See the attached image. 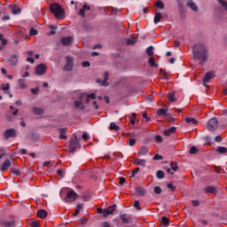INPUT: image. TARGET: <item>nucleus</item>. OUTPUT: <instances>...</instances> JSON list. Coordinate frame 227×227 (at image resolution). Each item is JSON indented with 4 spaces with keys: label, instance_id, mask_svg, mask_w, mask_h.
Masks as SVG:
<instances>
[{
    "label": "nucleus",
    "instance_id": "nucleus-1",
    "mask_svg": "<svg viewBox=\"0 0 227 227\" xmlns=\"http://www.w3.org/2000/svg\"><path fill=\"white\" fill-rule=\"evenodd\" d=\"M193 59L199 61V65L203 67L205 63L208 61V48L203 43H199L195 44L192 48Z\"/></svg>",
    "mask_w": 227,
    "mask_h": 227
},
{
    "label": "nucleus",
    "instance_id": "nucleus-2",
    "mask_svg": "<svg viewBox=\"0 0 227 227\" xmlns=\"http://www.w3.org/2000/svg\"><path fill=\"white\" fill-rule=\"evenodd\" d=\"M50 12L54 14V17L61 20L65 19V9L59 4H51L50 5Z\"/></svg>",
    "mask_w": 227,
    "mask_h": 227
},
{
    "label": "nucleus",
    "instance_id": "nucleus-3",
    "mask_svg": "<svg viewBox=\"0 0 227 227\" xmlns=\"http://www.w3.org/2000/svg\"><path fill=\"white\" fill-rule=\"evenodd\" d=\"M217 127H219V121H217V118H211L207 121V130H209V132H214L217 129Z\"/></svg>",
    "mask_w": 227,
    "mask_h": 227
},
{
    "label": "nucleus",
    "instance_id": "nucleus-4",
    "mask_svg": "<svg viewBox=\"0 0 227 227\" xmlns=\"http://www.w3.org/2000/svg\"><path fill=\"white\" fill-rule=\"evenodd\" d=\"M64 72H72L74 70V59L71 56L66 57V64L63 67Z\"/></svg>",
    "mask_w": 227,
    "mask_h": 227
},
{
    "label": "nucleus",
    "instance_id": "nucleus-5",
    "mask_svg": "<svg viewBox=\"0 0 227 227\" xmlns=\"http://www.w3.org/2000/svg\"><path fill=\"white\" fill-rule=\"evenodd\" d=\"M77 198H79V195L75 193V191L70 190L65 198V201H67V203H72V201H74Z\"/></svg>",
    "mask_w": 227,
    "mask_h": 227
},
{
    "label": "nucleus",
    "instance_id": "nucleus-6",
    "mask_svg": "<svg viewBox=\"0 0 227 227\" xmlns=\"http://www.w3.org/2000/svg\"><path fill=\"white\" fill-rule=\"evenodd\" d=\"M70 153H74L75 150H78L81 148V144L79 143V140L77 139H71L69 144Z\"/></svg>",
    "mask_w": 227,
    "mask_h": 227
},
{
    "label": "nucleus",
    "instance_id": "nucleus-7",
    "mask_svg": "<svg viewBox=\"0 0 227 227\" xmlns=\"http://www.w3.org/2000/svg\"><path fill=\"white\" fill-rule=\"evenodd\" d=\"M47 72V66L44 64H39L35 69V75H43Z\"/></svg>",
    "mask_w": 227,
    "mask_h": 227
},
{
    "label": "nucleus",
    "instance_id": "nucleus-8",
    "mask_svg": "<svg viewBox=\"0 0 227 227\" xmlns=\"http://www.w3.org/2000/svg\"><path fill=\"white\" fill-rule=\"evenodd\" d=\"M116 204H113L112 206H109L108 208L104 209L103 217L113 215V214L116 212Z\"/></svg>",
    "mask_w": 227,
    "mask_h": 227
},
{
    "label": "nucleus",
    "instance_id": "nucleus-9",
    "mask_svg": "<svg viewBox=\"0 0 227 227\" xmlns=\"http://www.w3.org/2000/svg\"><path fill=\"white\" fill-rule=\"evenodd\" d=\"M4 137L10 139V137H17V130L15 129H9L4 132Z\"/></svg>",
    "mask_w": 227,
    "mask_h": 227
},
{
    "label": "nucleus",
    "instance_id": "nucleus-10",
    "mask_svg": "<svg viewBox=\"0 0 227 227\" xmlns=\"http://www.w3.org/2000/svg\"><path fill=\"white\" fill-rule=\"evenodd\" d=\"M17 226L15 220H2L0 221V227H15Z\"/></svg>",
    "mask_w": 227,
    "mask_h": 227
},
{
    "label": "nucleus",
    "instance_id": "nucleus-11",
    "mask_svg": "<svg viewBox=\"0 0 227 227\" xmlns=\"http://www.w3.org/2000/svg\"><path fill=\"white\" fill-rule=\"evenodd\" d=\"M8 63L10 67H16V65L19 64V55L17 54H12L9 59H8Z\"/></svg>",
    "mask_w": 227,
    "mask_h": 227
},
{
    "label": "nucleus",
    "instance_id": "nucleus-12",
    "mask_svg": "<svg viewBox=\"0 0 227 227\" xmlns=\"http://www.w3.org/2000/svg\"><path fill=\"white\" fill-rule=\"evenodd\" d=\"M120 219L121 221H122L123 224H130V221L132 220V217L127 214L121 213Z\"/></svg>",
    "mask_w": 227,
    "mask_h": 227
},
{
    "label": "nucleus",
    "instance_id": "nucleus-13",
    "mask_svg": "<svg viewBox=\"0 0 227 227\" xmlns=\"http://www.w3.org/2000/svg\"><path fill=\"white\" fill-rule=\"evenodd\" d=\"M136 193L140 198H145L146 196V189H145L144 187L138 186L136 188Z\"/></svg>",
    "mask_w": 227,
    "mask_h": 227
},
{
    "label": "nucleus",
    "instance_id": "nucleus-14",
    "mask_svg": "<svg viewBox=\"0 0 227 227\" xmlns=\"http://www.w3.org/2000/svg\"><path fill=\"white\" fill-rule=\"evenodd\" d=\"M9 8H10L12 15H20V13H21V12H22V9H20L17 5H10Z\"/></svg>",
    "mask_w": 227,
    "mask_h": 227
},
{
    "label": "nucleus",
    "instance_id": "nucleus-15",
    "mask_svg": "<svg viewBox=\"0 0 227 227\" xmlns=\"http://www.w3.org/2000/svg\"><path fill=\"white\" fill-rule=\"evenodd\" d=\"M215 77V74L212 71L206 73L205 76H204V82H210V81H212V79H214Z\"/></svg>",
    "mask_w": 227,
    "mask_h": 227
},
{
    "label": "nucleus",
    "instance_id": "nucleus-16",
    "mask_svg": "<svg viewBox=\"0 0 227 227\" xmlns=\"http://www.w3.org/2000/svg\"><path fill=\"white\" fill-rule=\"evenodd\" d=\"M60 43L64 45V47H67L72 43V37L67 36V37H62L60 39Z\"/></svg>",
    "mask_w": 227,
    "mask_h": 227
},
{
    "label": "nucleus",
    "instance_id": "nucleus-17",
    "mask_svg": "<svg viewBox=\"0 0 227 227\" xmlns=\"http://www.w3.org/2000/svg\"><path fill=\"white\" fill-rule=\"evenodd\" d=\"M186 5L188 8L192 9V12H198V5L192 0H187Z\"/></svg>",
    "mask_w": 227,
    "mask_h": 227
},
{
    "label": "nucleus",
    "instance_id": "nucleus-18",
    "mask_svg": "<svg viewBox=\"0 0 227 227\" xmlns=\"http://www.w3.org/2000/svg\"><path fill=\"white\" fill-rule=\"evenodd\" d=\"M12 166V160H10L9 159L5 160V161L4 162V164L1 166L0 168V171H7L8 168H10Z\"/></svg>",
    "mask_w": 227,
    "mask_h": 227
},
{
    "label": "nucleus",
    "instance_id": "nucleus-19",
    "mask_svg": "<svg viewBox=\"0 0 227 227\" xmlns=\"http://www.w3.org/2000/svg\"><path fill=\"white\" fill-rule=\"evenodd\" d=\"M31 113L33 114H35L36 116H40L41 114H43V113H45V111L42 108H38V107H33L31 109Z\"/></svg>",
    "mask_w": 227,
    "mask_h": 227
},
{
    "label": "nucleus",
    "instance_id": "nucleus-20",
    "mask_svg": "<svg viewBox=\"0 0 227 227\" xmlns=\"http://www.w3.org/2000/svg\"><path fill=\"white\" fill-rule=\"evenodd\" d=\"M107 81H109V72H106L103 74V81L101 82V86H105V87L109 86V83H107Z\"/></svg>",
    "mask_w": 227,
    "mask_h": 227
},
{
    "label": "nucleus",
    "instance_id": "nucleus-21",
    "mask_svg": "<svg viewBox=\"0 0 227 227\" xmlns=\"http://www.w3.org/2000/svg\"><path fill=\"white\" fill-rule=\"evenodd\" d=\"M178 5V10L180 13L185 12V8L184 7V1L185 0H176Z\"/></svg>",
    "mask_w": 227,
    "mask_h": 227
},
{
    "label": "nucleus",
    "instance_id": "nucleus-22",
    "mask_svg": "<svg viewBox=\"0 0 227 227\" xmlns=\"http://www.w3.org/2000/svg\"><path fill=\"white\" fill-rule=\"evenodd\" d=\"M204 192H209L210 194H216L217 189L215 186H207L204 189Z\"/></svg>",
    "mask_w": 227,
    "mask_h": 227
},
{
    "label": "nucleus",
    "instance_id": "nucleus-23",
    "mask_svg": "<svg viewBox=\"0 0 227 227\" xmlns=\"http://www.w3.org/2000/svg\"><path fill=\"white\" fill-rule=\"evenodd\" d=\"M27 139H29L30 141H33V142H36L40 139V137H38V135L35 134V133H29L27 136Z\"/></svg>",
    "mask_w": 227,
    "mask_h": 227
},
{
    "label": "nucleus",
    "instance_id": "nucleus-24",
    "mask_svg": "<svg viewBox=\"0 0 227 227\" xmlns=\"http://www.w3.org/2000/svg\"><path fill=\"white\" fill-rule=\"evenodd\" d=\"M175 132H176V127H171L170 129L163 131V136H169L171 134H175Z\"/></svg>",
    "mask_w": 227,
    "mask_h": 227
},
{
    "label": "nucleus",
    "instance_id": "nucleus-25",
    "mask_svg": "<svg viewBox=\"0 0 227 227\" xmlns=\"http://www.w3.org/2000/svg\"><path fill=\"white\" fill-rule=\"evenodd\" d=\"M74 106L76 107V109H80V111H84V109H86V106H84V104H82V101H74Z\"/></svg>",
    "mask_w": 227,
    "mask_h": 227
},
{
    "label": "nucleus",
    "instance_id": "nucleus-26",
    "mask_svg": "<svg viewBox=\"0 0 227 227\" xmlns=\"http://www.w3.org/2000/svg\"><path fill=\"white\" fill-rule=\"evenodd\" d=\"M59 139H67V136L65 134H67V129L66 128H60L59 129Z\"/></svg>",
    "mask_w": 227,
    "mask_h": 227
},
{
    "label": "nucleus",
    "instance_id": "nucleus-27",
    "mask_svg": "<svg viewBox=\"0 0 227 227\" xmlns=\"http://www.w3.org/2000/svg\"><path fill=\"white\" fill-rule=\"evenodd\" d=\"M215 152L217 153H219V155H224L227 153V148L224 147V146H218L216 149H215Z\"/></svg>",
    "mask_w": 227,
    "mask_h": 227
},
{
    "label": "nucleus",
    "instance_id": "nucleus-28",
    "mask_svg": "<svg viewBox=\"0 0 227 227\" xmlns=\"http://www.w3.org/2000/svg\"><path fill=\"white\" fill-rule=\"evenodd\" d=\"M37 217H40V219H45V217H47V211H45V209H39L37 211Z\"/></svg>",
    "mask_w": 227,
    "mask_h": 227
},
{
    "label": "nucleus",
    "instance_id": "nucleus-29",
    "mask_svg": "<svg viewBox=\"0 0 227 227\" xmlns=\"http://www.w3.org/2000/svg\"><path fill=\"white\" fill-rule=\"evenodd\" d=\"M157 115L158 116H163V117L168 116V108H160L157 111Z\"/></svg>",
    "mask_w": 227,
    "mask_h": 227
},
{
    "label": "nucleus",
    "instance_id": "nucleus-30",
    "mask_svg": "<svg viewBox=\"0 0 227 227\" xmlns=\"http://www.w3.org/2000/svg\"><path fill=\"white\" fill-rule=\"evenodd\" d=\"M148 63L151 68H159V64L155 63V59H153V57L149 58Z\"/></svg>",
    "mask_w": 227,
    "mask_h": 227
},
{
    "label": "nucleus",
    "instance_id": "nucleus-31",
    "mask_svg": "<svg viewBox=\"0 0 227 227\" xmlns=\"http://www.w3.org/2000/svg\"><path fill=\"white\" fill-rule=\"evenodd\" d=\"M18 86L20 87V90H26V80L24 79H19L18 80Z\"/></svg>",
    "mask_w": 227,
    "mask_h": 227
},
{
    "label": "nucleus",
    "instance_id": "nucleus-32",
    "mask_svg": "<svg viewBox=\"0 0 227 227\" xmlns=\"http://www.w3.org/2000/svg\"><path fill=\"white\" fill-rule=\"evenodd\" d=\"M137 42V38L130 37L126 39V45H135Z\"/></svg>",
    "mask_w": 227,
    "mask_h": 227
},
{
    "label": "nucleus",
    "instance_id": "nucleus-33",
    "mask_svg": "<svg viewBox=\"0 0 227 227\" xmlns=\"http://www.w3.org/2000/svg\"><path fill=\"white\" fill-rule=\"evenodd\" d=\"M167 98L169 102H176V98H175V91L168 93Z\"/></svg>",
    "mask_w": 227,
    "mask_h": 227
},
{
    "label": "nucleus",
    "instance_id": "nucleus-34",
    "mask_svg": "<svg viewBox=\"0 0 227 227\" xmlns=\"http://www.w3.org/2000/svg\"><path fill=\"white\" fill-rule=\"evenodd\" d=\"M186 123H192V125H198V121L192 117H186L185 119Z\"/></svg>",
    "mask_w": 227,
    "mask_h": 227
},
{
    "label": "nucleus",
    "instance_id": "nucleus-35",
    "mask_svg": "<svg viewBox=\"0 0 227 227\" xmlns=\"http://www.w3.org/2000/svg\"><path fill=\"white\" fill-rule=\"evenodd\" d=\"M160 19H162V13L156 12L154 15V24H159V22H160Z\"/></svg>",
    "mask_w": 227,
    "mask_h": 227
},
{
    "label": "nucleus",
    "instance_id": "nucleus-36",
    "mask_svg": "<svg viewBox=\"0 0 227 227\" xmlns=\"http://www.w3.org/2000/svg\"><path fill=\"white\" fill-rule=\"evenodd\" d=\"M146 153H148V148H146L145 146L140 147L138 151V155H146Z\"/></svg>",
    "mask_w": 227,
    "mask_h": 227
},
{
    "label": "nucleus",
    "instance_id": "nucleus-37",
    "mask_svg": "<svg viewBox=\"0 0 227 227\" xmlns=\"http://www.w3.org/2000/svg\"><path fill=\"white\" fill-rule=\"evenodd\" d=\"M166 175L164 174V171L162 170H158L156 172V177L158 178V180H162V178H164Z\"/></svg>",
    "mask_w": 227,
    "mask_h": 227
},
{
    "label": "nucleus",
    "instance_id": "nucleus-38",
    "mask_svg": "<svg viewBox=\"0 0 227 227\" xmlns=\"http://www.w3.org/2000/svg\"><path fill=\"white\" fill-rule=\"evenodd\" d=\"M109 129H110V130L118 131V130H120V126L116 125V122H111Z\"/></svg>",
    "mask_w": 227,
    "mask_h": 227
},
{
    "label": "nucleus",
    "instance_id": "nucleus-39",
    "mask_svg": "<svg viewBox=\"0 0 227 227\" xmlns=\"http://www.w3.org/2000/svg\"><path fill=\"white\" fill-rule=\"evenodd\" d=\"M161 224H163V226H169V218L166 216L161 217Z\"/></svg>",
    "mask_w": 227,
    "mask_h": 227
},
{
    "label": "nucleus",
    "instance_id": "nucleus-40",
    "mask_svg": "<svg viewBox=\"0 0 227 227\" xmlns=\"http://www.w3.org/2000/svg\"><path fill=\"white\" fill-rule=\"evenodd\" d=\"M145 52L150 58H152V56H153V46H149Z\"/></svg>",
    "mask_w": 227,
    "mask_h": 227
},
{
    "label": "nucleus",
    "instance_id": "nucleus-41",
    "mask_svg": "<svg viewBox=\"0 0 227 227\" xmlns=\"http://www.w3.org/2000/svg\"><path fill=\"white\" fill-rule=\"evenodd\" d=\"M81 100H84L85 104H90V98L86 94H82L80 96Z\"/></svg>",
    "mask_w": 227,
    "mask_h": 227
},
{
    "label": "nucleus",
    "instance_id": "nucleus-42",
    "mask_svg": "<svg viewBox=\"0 0 227 227\" xmlns=\"http://www.w3.org/2000/svg\"><path fill=\"white\" fill-rule=\"evenodd\" d=\"M0 90H2V91H8L10 90V83L2 84Z\"/></svg>",
    "mask_w": 227,
    "mask_h": 227
},
{
    "label": "nucleus",
    "instance_id": "nucleus-43",
    "mask_svg": "<svg viewBox=\"0 0 227 227\" xmlns=\"http://www.w3.org/2000/svg\"><path fill=\"white\" fill-rule=\"evenodd\" d=\"M170 168H171V169H173L174 171H178V165H177L176 162H175V161H171V162H170Z\"/></svg>",
    "mask_w": 227,
    "mask_h": 227
},
{
    "label": "nucleus",
    "instance_id": "nucleus-44",
    "mask_svg": "<svg viewBox=\"0 0 227 227\" xmlns=\"http://www.w3.org/2000/svg\"><path fill=\"white\" fill-rule=\"evenodd\" d=\"M154 194H161L162 193V188L160 186H155L153 188Z\"/></svg>",
    "mask_w": 227,
    "mask_h": 227
},
{
    "label": "nucleus",
    "instance_id": "nucleus-45",
    "mask_svg": "<svg viewBox=\"0 0 227 227\" xmlns=\"http://www.w3.org/2000/svg\"><path fill=\"white\" fill-rule=\"evenodd\" d=\"M195 153H198V147L197 146H192L190 149V154L195 155Z\"/></svg>",
    "mask_w": 227,
    "mask_h": 227
},
{
    "label": "nucleus",
    "instance_id": "nucleus-46",
    "mask_svg": "<svg viewBox=\"0 0 227 227\" xmlns=\"http://www.w3.org/2000/svg\"><path fill=\"white\" fill-rule=\"evenodd\" d=\"M155 7L156 8H160V10H164V3H162L161 1H158L155 4Z\"/></svg>",
    "mask_w": 227,
    "mask_h": 227
},
{
    "label": "nucleus",
    "instance_id": "nucleus-47",
    "mask_svg": "<svg viewBox=\"0 0 227 227\" xmlns=\"http://www.w3.org/2000/svg\"><path fill=\"white\" fill-rule=\"evenodd\" d=\"M218 3H220V4H222L223 8H224V10H226L227 12V2L225 0H217Z\"/></svg>",
    "mask_w": 227,
    "mask_h": 227
},
{
    "label": "nucleus",
    "instance_id": "nucleus-48",
    "mask_svg": "<svg viewBox=\"0 0 227 227\" xmlns=\"http://www.w3.org/2000/svg\"><path fill=\"white\" fill-rule=\"evenodd\" d=\"M86 96L88 97L89 100H95V98H97L96 93L86 94Z\"/></svg>",
    "mask_w": 227,
    "mask_h": 227
},
{
    "label": "nucleus",
    "instance_id": "nucleus-49",
    "mask_svg": "<svg viewBox=\"0 0 227 227\" xmlns=\"http://www.w3.org/2000/svg\"><path fill=\"white\" fill-rule=\"evenodd\" d=\"M85 12H86V9L84 8V6H82V8L79 10L78 15H81V17L84 18L85 17V14H84Z\"/></svg>",
    "mask_w": 227,
    "mask_h": 227
},
{
    "label": "nucleus",
    "instance_id": "nucleus-50",
    "mask_svg": "<svg viewBox=\"0 0 227 227\" xmlns=\"http://www.w3.org/2000/svg\"><path fill=\"white\" fill-rule=\"evenodd\" d=\"M133 207L137 209V210H141V206L139 204V200H136L133 204Z\"/></svg>",
    "mask_w": 227,
    "mask_h": 227
},
{
    "label": "nucleus",
    "instance_id": "nucleus-51",
    "mask_svg": "<svg viewBox=\"0 0 227 227\" xmlns=\"http://www.w3.org/2000/svg\"><path fill=\"white\" fill-rule=\"evenodd\" d=\"M29 34H30V36H36V35H38V30L35 28H31Z\"/></svg>",
    "mask_w": 227,
    "mask_h": 227
},
{
    "label": "nucleus",
    "instance_id": "nucleus-52",
    "mask_svg": "<svg viewBox=\"0 0 227 227\" xmlns=\"http://www.w3.org/2000/svg\"><path fill=\"white\" fill-rule=\"evenodd\" d=\"M30 91L31 93H33V95H38V93L40 92V88L36 87L35 89H31Z\"/></svg>",
    "mask_w": 227,
    "mask_h": 227
},
{
    "label": "nucleus",
    "instance_id": "nucleus-53",
    "mask_svg": "<svg viewBox=\"0 0 227 227\" xmlns=\"http://www.w3.org/2000/svg\"><path fill=\"white\" fill-rule=\"evenodd\" d=\"M12 173H13V175H16V176H20V171L17 170L16 168H11Z\"/></svg>",
    "mask_w": 227,
    "mask_h": 227
},
{
    "label": "nucleus",
    "instance_id": "nucleus-54",
    "mask_svg": "<svg viewBox=\"0 0 227 227\" xmlns=\"http://www.w3.org/2000/svg\"><path fill=\"white\" fill-rule=\"evenodd\" d=\"M153 159V160H162V159H164V157L160 154H155Z\"/></svg>",
    "mask_w": 227,
    "mask_h": 227
},
{
    "label": "nucleus",
    "instance_id": "nucleus-55",
    "mask_svg": "<svg viewBox=\"0 0 227 227\" xmlns=\"http://www.w3.org/2000/svg\"><path fill=\"white\" fill-rule=\"evenodd\" d=\"M128 145L129 146H134V145H136V138H131L128 141Z\"/></svg>",
    "mask_w": 227,
    "mask_h": 227
},
{
    "label": "nucleus",
    "instance_id": "nucleus-56",
    "mask_svg": "<svg viewBox=\"0 0 227 227\" xmlns=\"http://www.w3.org/2000/svg\"><path fill=\"white\" fill-rule=\"evenodd\" d=\"M138 166H146V160L138 159Z\"/></svg>",
    "mask_w": 227,
    "mask_h": 227
},
{
    "label": "nucleus",
    "instance_id": "nucleus-57",
    "mask_svg": "<svg viewBox=\"0 0 227 227\" xmlns=\"http://www.w3.org/2000/svg\"><path fill=\"white\" fill-rule=\"evenodd\" d=\"M166 118H168V121H170V123H173V121H175V118H173V117L171 116V114H168L166 115Z\"/></svg>",
    "mask_w": 227,
    "mask_h": 227
},
{
    "label": "nucleus",
    "instance_id": "nucleus-58",
    "mask_svg": "<svg viewBox=\"0 0 227 227\" xmlns=\"http://www.w3.org/2000/svg\"><path fill=\"white\" fill-rule=\"evenodd\" d=\"M30 226L31 227H40V223L36 221H33V222H31Z\"/></svg>",
    "mask_w": 227,
    "mask_h": 227
},
{
    "label": "nucleus",
    "instance_id": "nucleus-59",
    "mask_svg": "<svg viewBox=\"0 0 227 227\" xmlns=\"http://www.w3.org/2000/svg\"><path fill=\"white\" fill-rule=\"evenodd\" d=\"M139 169H140L139 168H137L132 171V175H131L132 178H134V176H136V175L139 173Z\"/></svg>",
    "mask_w": 227,
    "mask_h": 227
},
{
    "label": "nucleus",
    "instance_id": "nucleus-60",
    "mask_svg": "<svg viewBox=\"0 0 227 227\" xmlns=\"http://www.w3.org/2000/svg\"><path fill=\"white\" fill-rule=\"evenodd\" d=\"M57 174L59 175V176H60V178H63L65 176V172H63V170L61 169L57 170Z\"/></svg>",
    "mask_w": 227,
    "mask_h": 227
},
{
    "label": "nucleus",
    "instance_id": "nucleus-61",
    "mask_svg": "<svg viewBox=\"0 0 227 227\" xmlns=\"http://www.w3.org/2000/svg\"><path fill=\"white\" fill-rule=\"evenodd\" d=\"M156 143H162V137L160 135H158L155 137Z\"/></svg>",
    "mask_w": 227,
    "mask_h": 227
},
{
    "label": "nucleus",
    "instance_id": "nucleus-62",
    "mask_svg": "<svg viewBox=\"0 0 227 227\" xmlns=\"http://www.w3.org/2000/svg\"><path fill=\"white\" fill-rule=\"evenodd\" d=\"M80 223L81 224H88V219H86L85 217H82L80 219Z\"/></svg>",
    "mask_w": 227,
    "mask_h": 227
},
{
    "label": "nucleus",
    "instance_id": "nucleus-63",
    "mask_svg": "<svg viewBox=\"0 0 227 227\" xmlns=\"http://www.w3.org/2000/svg\"><path fill=\"white\" fill-rule=\"evenodd\" d=\"M82 66L83 67V68H88L90 67V61H83L82 63Z\"/></svg>",
    "mask_w": 227,
    "mask_h": 227
},
{
    "label": "nucleus",
    "instance_id": "nucleus-64",
    "mask_svg": "<svg viewBox=\"0 0 227 227\" xmlns=\"http://www.w3.org/2000/svg\"><path fill=\"white\" fill-rule=\"evenodd\" d=\"M101 227H111V223L109 222H103Z\"/></svg>",
    "mask_w": 227,
    "mask_h": 227
}]
</instances>
